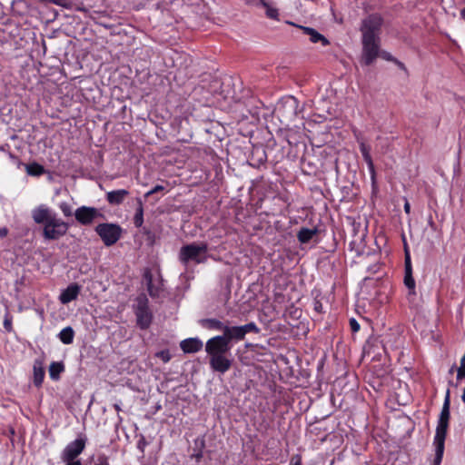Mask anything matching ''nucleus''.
I'll use <instances>...</instances> for the list:
<instances>
[{
  "mask_svg": "<svg viewBox=\"0 0 465 465\" xmlns=\"http://www.w3.org/2000/svg\"><path fill=\"white\" fill-rule=\"evenodd\" d=\"M95 465H110V464L107 461V457L103 456V457H100V459H98V463H96Z\"/></svg>",
  "mask_w": 465,
  "mask_h": 465,
  "instance_id": "79ce46f5",
  "label": "nucleus"
},
{
  "mask_svg": "<svg viewBox=\"0 0 465 465\" xmlns=\"http://www.w3.org/2000/svg\"><path fill=\"white\" fill-rule=\"evenodd\" d=\"M147 446V441L145 440L143 436H141L140 440L137 441V448L143 453L144 452V448Z\"/></svg>",
  "mask_w": 465,
  "mask_h": 465,
  "instance_id": "4c0bfd02",
  "label": "nucleus"
},
{
  "mask_svg": "<svg viewBox=\"0 0 465 465\" xmlns=\"http://www.w3.org/2000/svg\"><path fill=\"white\" fill-rule=\"evenodd\" d=\"M312 310H314L318 314L323 313V305L322 304L321 300L317 297H315L314 302H312Z\"/></svg>",
  "mask_w": 465,
  "mask_h": 465,
  "instance_id": "f704fd0d",
  "label": "nucleus"
},
{
  "mask_svg": "<svg viewBox=\"0 0 465 465\" xmlns=\"http://www.w3.org/2000/svg\"><path fill=\"white\" fill-rule=\"evenodd\" d=\"M31 218L36 224H44L42 236L47 241H57L67 233L68 223L56 217L49 208L45 205L31 211Z\"/></svg>",
  "mask_w": 465,
  "mask_h": 465,
  "instance_id": "f03ea898",
  "label": "nucleus"
},
{
  "mask_svg": "<svg viewBox=\"0 0 465 465\" xmlns=\"http://www.w3.org/2000/svg\"><path fill=\"white\" fill-rule=\"evenodd\" d=\"M135 203H137V209H135L133 222H134L135 228H140L143 224V202L141 198H135Z\"/></svg>",
  "mask_w": 465,
  "mask_h": 465,
  "instance_id": "cd10ccee",
  "label": "nucleus"
},
{
  "mask_svg": "<svg viewBox=\"0 0 465 465\" xmlns=\"http://www.w3.org/2000/svg\"><path fill=\"white\" fill-rule=\"evenodd\" d=\"M64 371V364L62 361H52L49 366V377L52 381H59L60 375Z\"/></svg>",
  "mask_w": 465,
  "mask_h": 465,
  "instance_id": "393cba45",
  "label": "nucleus"
},
{
  "mask_svg": "<svg viewBox=\"0 0 465 465\" xmlns=\"http://www.w3.org/2000/svg\"><path fill=\"white\" fill-rule=\"evenodd\" d=\"M79 293L80 286L76 282H73L67 286L66 289L63 290L61 294H59V302H61L62 304L66 305L76 300Z\"/></svg>",
  "mask_w": 465,
  "mask_h": 465,
  "instance_id": "f3484780",
  "label": "nucleus"
},
{
  "mask_svg": "<svg viewBox=\"0 0 465 465\" xmlns=\"http://www.w3.org/2000/svg\"><path fill=\"white\" fill-rule=\"evenodd\" d=\"M260 4L261 5L263 6V8H265L267 18L279 20L278 9L270 5V4H268L266 0H260Z\"/></svg>",
  "mask_w": 465,
  "mask_h": 465,
  "instance_id": "c85d7f7f",
  "label": "nucleus"
},
{
  "mask_svg": "<svg viewBox=\"0 0 465 465\" xmlns=\"http://www.w3.org/2000/svg\"><path fill=\"white\" fill-rule=\"evenodd\" d=\"M206 242H193L182 246L178 258H180L181 263L185 266L191 262H195V264H201L206 262Z\"/></svg>",
  "mask_w": 465,
  "mask_h": 465,
  "instance_id": "20e7f679",
  "label": "nucleus"
},
{
  "mask_svg": "<svg viewBox=\"0 0 465 465\" xmlns=\"http://www.w3.org/2000/svg\"><path fill=\"white\" fill-rule=\"evenodd\" d=\"M285 105L289 106V108L295 112L296 107H298V101H296L294 97L291 96L286 100Z\"/></svg>",
  "mask_w": 465,
  "mask_h": 465,
  "instance_id": "c9c22d12",
  "label": "nucleus"
},
{
  "mask_svg": "<svg viewBox=\"0 0 465 465\" xmlns=\"http://www.w3.org/2000/svg\"><path fill=\"white\" fill-rule=\"evenodd\" d=\"M87 438L81 434L74 440L67 443L66 447H64L61 453L62 461H73V460H76V458L82 454L84 450Z\"/></svg>",
  "mask_w": 465,
  "mask_h": 465,
  "instance_id": "6e6552de",
  "label": "nucleus"
},
{
  "mask_svg": "<svg viewBox=\"0 0 465 465\" xmlns=\"http://www.w3.org/2000/svg\"><path fill=\"white\" fill-rule=\"evenodd\" d=\"M47 3L54 4L64 9L74 10L80 13H88L89 9L78 0H45Z\"/></svg>",
  "mask_w": 465,
  "mask_h": 465,
  "instance_id": "2eb2a0df",
  "label": "nucleus"
},
{
  "mask_svg": "<svg viewBox=\"0 0 465 465\" xmlns=\"http://www.w3.org/2000/svg\"><path fill=\"white\" fill-rule=\"evenodd\" d=\"M74 217L79 224L87 226L91 225L98 218L104 219V215L94 207L82 205L75 209Z\"/></svg>",
  "mask_w": 465,
  "mask_h": 465,
  "instance_id": "1a4fd4ad",
  "label": "nucleus"
},
{
  "mask_svg": "<svg viewBox=\"0 0 465 465\" xmlns=\"http://www.w3.org/2000/svg\"><path fill=\"white\" fill-rule=\"evenodd\" d=\"M382 57H383V59H385L387 61L391 60V58L390 57V54L388 53H383Z\"/></svg>",
  "mask_w": 465,
  "mask_h": 465,
  "instance_id": "a18cd8bd",
  "label": "nucleus"
},
{
  "mask_svg": "<svg viewBox=\"0 0 465 465\" xmlns=\"http://www.w3.org/2000/svg\"><path fill=\"white\" fill-rule=\"evenodd\" d=\"M267 161L266 152L263 149L256 148L252 153V163L253 167H260Z\"/></svg>",
  "mask_w": 465,
  "mask_h": 465,
  "instance_id": "5701e85b",
  "label": "nucleus"
},
{
  "mask_svg": "<svg viewBox=\"0 0 465 465\" xmlns=\"http://www.w3.org/2000/svg\"><path fill=\"white\" fill-rule=\"evenodd\" d=\"M383 25V17L379 14H371L361 21V44H362V56L361 62L370 66L379 56L381 48V30Z\"/></svg>",
  "mask_w": 465,
  "mask_h": 465,
  "instance_id": "f257e3e1",
  "label": "nucleus"
},
{
  "mask_svg": "<svg viewBox=\"0 0 465 465\" xmlns=\"http://www.w3.org/2000/svg\"><path fill=\"white\" fill-rule=\"evenodd\" d=\"M289 465H302L301 455H293L291 458V464Z\"/></svg>",
  "mask_w": 465,
  "mask_h": 465,
  "instance_id": "58836bf2",
  "label": "nucleus"
},
{
  "mask_svg": "<svg viewBox=\"0 0 465 465\" xmlns=\"http://www.w3.org/2000/svg\"><path fill=\"white\" fill-rule=\"evenodd\" d=\"M98 1L101 2V5L94 4L90 5L86 7L90 10V12L82 14L93 20H95L97 17L107 16L108 12L113 11V9L110 7V4L107 3L108 0H96V2Z\"/></svg>",
  "mask_w": 465,
  "mask_h": 465,
  "instance_id": "ddd939ff",
  "label": "nucleus"
},
{
  "mask_svg": "<svg viewBox=\"0 0 465 465\" xmlns=\"http://www.w3.org/2000/svg\"><path fill=\"white\" fill-rule=\"evenodd\" d=\"M10 9L11 14L16 16H25L28 13V5L25 0H13Z\"/></svg>",
  "mask_w": 465,
  "mask_h": 465,
  "instance_id": "4be33fe9",
  "label": "nucleus"
},
{
  "mask_svg": "<svg viewBox=\"0 0 465 465\" xmlns=\"http://www.w3.org/2000/svg\"><path fill=\"white\" fill-rule=\"evenodd\" d=\"M7 233H8V230L5 227L0 228V238H4V237L7 236Z\"/></svg>",
  "mask_w": 465,
  "mask_h": 465,
  "instance_id": "37998d69",
  "label": "nucleus"
},
{
  "mask_svg": "<svg viewBox=\"0 0 465 465\" xmlns=\"http://www.w3.org/2000/svg\"><path fill=\"white\" fill-rule=\"evenodd\" d=\"M135 302L137 304L134 305V315L137 319V326L141 330H146L153 322V312L148 306V299L145 295L140 294L135 299Z\"/></svg>",
  "mask_w": 465,
  "mask_h": 465,
  "instance_id": "423d86ee",
  "label": "nucleus"
},
{
  "mask_svg": "<svg viewBox=\"0 0 465 465\" xmlns=\"http://www.w3.org/2000/svg\"><path fill=\"white\" fill-rule=\"evenodd\" d=\"M4 328H5V331H6L7 332L14 331V329L12 328V316L10 315L9 312L5 314Z\"/></svg>",
  "mask_w": 465,
  "mask_h": 465,
  "instance_id": "7c9ffc66",
  "label": "nucleus"
},
{
  "mask_svg": "<svg viewBox=\"0 0 465 465\" xmlns=\"http://www.w3.org/2000/svg\"><path fill=\"white\" fill-rule=\"evenodd\" d=\"M286 24L299 28L300 30L302 31L303 34L309 35V39H311L312 44L320 43L321 45H322V46H328L330 45V42L326 38V36H324L323 35H322L321 33H319L318 31L312 29L311 27H306L303 25H296L292 22H286Z\"/></svg>",
  "mask_w": 465,
  "mask_h": 465,
  "instance_id": "4468645a",
  "label": "nucleus"
},
{
  "mask_svg": "<svg viewBox=\"0 0 465 465\" xmlns=\"http://www.w3.org/2000/svg\"><path fill=\"white\" fill-rule=\"evenodd\" d=\"M130 193L125 189L121 190H113L111 192H107L106 193V201L112 206L121 205Z\"/></svg>",
  "mask_w": 465,
  "mask_h": 465,
  "instance_id": "6ab92c4d",
  "label": "nucleus"
},
{
  "mask_svg": "<svg viewBox=\"0 0 465 465\" xmlns=\"http://www.w3.org/2000/svg\"><path fill=\"white\" fill-rule=\"evenodd\" d=\"M163 191H164V186L162 184H157V185L153 186L151 190L146 192V193H144V198L147 199L149 196H151L154 193H162Z\"/></svg>",
  "mask_w": 465,
  "mask_h": 465,
  "instance_id": "72a5a7b5",
  "label": "nucleus"
},
{
  "mask_svg": "<svg viewBox=\"0 0 465 465\" xmlns=\"http://www.w3.org/2000/svg\"><path fill=\"white\" fill-rule=\"evenodd\" d=\"M33 382L35 387L42 386L43 381L45 380V369L42 367V362L35 361L33 366Z\"/></svg>",
  "mask_w": 465,
  "mask_h": 465,
  "instance_id": "b1692460",
  "label": "nucleus"
},
{
  "mask_svg": "<svg viewBox=\"0 0 465 465\" xmlns=\"http://www.w3.org/2000/svg\"><path fill=\"white\" fill-rule=\"evenodd\" d=\"M155 357L161 359V361L163 362H168L171 359V354L168 350H162L155 353Z\"/></svg>",
  "mask_w": 465,
  "mask_h": 465,
  "instance_id": "2f4dec72",
  "label": "nucleus"
},
{
  "mask_svg": "<svg viewBox=\"0 0 465 465\" xmlns=\"http://www.w3.org/2000/svg\"><path fill=\"white\" fill-rule=\"evenodd\" d=\"M349 326H351V331H353V333L358 332L359 329L361 328L357 320H355L354 318H351V320H349Z\"/></svg>",
  "mask_w": 465,
  "mask_h": 465,
  "instance_id": "e433bc0d",
  "label": "nucleus"
},
{
  "mask_svg": "<svg viewBox=\"0 0 465 465\" xmlns=\"http://www.w3.org/2000/svg\"><path fill=\"white\" fill-rule=\"evenodd\" d=\"M465 379V368H459L457 370V380L461 381Z\"/></svg>",
  "mask_w": 465,
  "mask_h": 465,
  "instance_id": "a19ab883",
  "label": "nucleus"
},
{
  "mask_svg": "<svg viewBox=\"0 0 465 465\" xmlns=\"http://www.w3.org/2000/svg\"><path fill=\"white\" fill-rule=\"evenodd\" d=\"M74 465H83L79 460H75Z\"/></svg>",
  "mask_w": 465,
  "mask_h": 465,
  "instance_id": "09e8293b",
  "label": "nucleus"
},
{
  "mask_svg": "<svg viewBox=\"0 0 465 465\" xmlns=\"http://www.w3.org/2000/svg\"><path fill=\"white\" fill-rule=\"evenodd\" d=\"M95 233L100 236L104 246L110 247L121 239L122 228L119 224L102 223L96 225Z\"/></svg>",
  "mask_w": 465,
  "mask_h": 465,
  "instance_id": "0eeeda50",
  "label": "nucleus"
},
{
  "mask_svg": "<svg viewBox=\"0 0 465 465\" xmlns=\"http://www.w3.org/2000/svg\"><path fill=\"white\" fill-rule=\"evenodd\" d=\"M403 284L408 288L409 295H415V281L412 277L411 258H410L409 250L405 246V275H403Z\"/></svg>",
  "mask_w": 465,
  "mask_h": 465,
  "instance_id": "9b49d317",
  "label": "nucleus"
},
{
  "mask_svg": "<svg viewBox=\"0 0 465 465\" xmlns=\"http://www.w3.org/2000/svg\"><path fill=\"white\" fill-rule=\"evenodd\" d=\"M143 280L144 282H146V289L147 292H149L150 297L153 299L158 298L159 295H161L162 292L161 282L156 284L153 283V273L149 269H146V271H144Z\"/></svg>",
  "mask_w": 465,
  "mask_h": 465,
  "instance_id": "dca6fc26",
  "label": "nucleus"
},
{
  "mask_svg": "<svg viewBox=\"0 0 465 465\" xmlns=\"http://www.w3.org/2000/svg\"><path fill=\"white\" fill-rule=\"evenodd\" d=\"M64 463H66V465H74V463L75 462V460H73V461H64Z\"/></svg>",
  "mask_w": 465,
  "mask_h": 465,
  "instance_id": "de8ad7c7",
  "label": "nucleus"
},
{
  "mask_svg": "<svg viewBox=\"0 0 465 465\" xmlns=\"http://www.w3.org/2000/svg\"><path fill=\"white\" fill-rule=\"evenodd\" d=\"M114 410H115V411L120 412L121 411V407H119L118 404H114Z\"/></svg>",
  "mask_w": 465,
  "mask_h": 465,
  "instance_id": "49530a36",
  "label": "nucleus"
},
{
  "mask_svg": "<svg viewBox=\"0 0 465 465\" xmlns=\"http://www.w3.org/2000/svg\"><path fill=\"white\" fill-rule=\"evenodd\" d=\"M223 332V335H217L213 338L227 341L230 342L241 341H243L244 337L249 333L259 334L261 332V329L258 327V325L255 324L254 322H251L245 325L226 327Z\"/></svg>",
  "mask_w": 465,
  "mask_h": 465,
  "instance_id": "39448f33",
  "label": "nucleus"
},
{
  "mask_svg": "<svg viewBox=\"0 0 465 465\" xmlns=\"http://www.w3.org/2000/svg\"><path fill=\"white\" fill-rule=\"evenodd\" d=\"M209 365L215 372L226 373L231 368V360L226 355H210Z\"/></svg>",
  "mask_w": 465,
  "mask_h": 465,
  "instance_id": "f8f14e48",
  "label": "nucleus"
},
{
  "mask_svg": "<svg viewBox=\"0 0 465 465\" xmlns=\"http://www.w3.org/2000/svg\"><path fill=\"white\" fill-rule=\"evenodd\" d=\"M200 325L203 329L207 330H214V331H223L225 328H229L230 326L224 325L221 321L214 318H206L200 320Z\"/></svg>",
  "mask_w": 465,
  "mask_h": 465,
  "instance_id": "aec40b11",
  "label": "nucleus"
},
{
  "mask_svg": "<svg viewBox=\"0 0 465 465\" xmlns=\"http://www.w3.org/2000/svg\"><path fill=\"white\" fill-rule=\"evenodd\" d=\"M360 152H361V154H362V155L370 154V148L365 143H361L360 144Z\"/></svg>",
  "mask_w": 465,
  "mask_h": 465,
  "instance_id": "ea45409f",
  "label": "nucleus"
},
{
  "mask_svg": "<svg viewBox=\"0 0 465 465\" xmlns=\"http://www.w3.org/2000/svg\"><path fill=\"white\" fill-rule=\"evenodd\" d=\"M403 211H405L406 214L410 213V203L406 199H405V204H403Z\"/></svg>",
  "mask_w": 465,
  "mask_h": 465,
  "instance_id": "c03bdc74",
  "label": "nucleus"
},
{
  "mask_svg": "<svg viewBox=\"0 0 465 465\" xmlns=\"http://www.w3.org/2000/svg\"><path fill=\"white\" fill-rule=\"evenodd\" d=\"M363 161H365L366 165H368L369 172H371V175H374V163H372L371 154H362Z\"/></svg>",
  "mask_w": 465,
  "mask_h": 465,
  "instance_id": "473e14b6",
  "label": "nucleus"
},
{
  "mask_svg": "<svg viewBox=\"0 0 465 465\" xmlns=\"http://www.w3.org/2000/svg\"><path fill=\"white\" fill-rule=\"evenodd\" d=\"M317 234L318 229H308L306 227H302L297 232V240L301 244H306L309 243Z\"/></svg>",
  "mask_w": 465,
  "mask_h": 465,
  "instance_id": "412c9836",
  "label": "nucleus"
},
{
  "mask_svg": "<svg viewBox=\"0 0 465 465\" xmlns=\"http://www.w3.org/2000/svg\"><path fill=\"white\" fill-rule=\"evenodd\" d=\"M450 422V395L446 393L439 420H437L436 434H434V459L431 465H440L443 458L444 440H446L447 430Z\"/></svg>",
  "mask_w": 465,
  "mask_h": 465,
  "instance_id": "7ed1b4c3",
  "label": "nucleus"
},
{
  "mask_svg": "<svg viewBox=\"0 0 465 465\" xmlns=\"http://www.w3.org/2000/svg\"><path fill=\"white\" fill-rule=\"evenodd\" d=\"M75 333L74 332V329L71 326H67L64 329H62L61 331L58 333L59 341H62L64 345H70L74 341V335Z\"/></svg>",
  "mask_w": 465,
  "mask_h": 465,
  "instance_id": "a878e982",
  "label": "nucleus"
},
{
  "mask_svg": "<svg viewBox=\"0 0 465 465\" xmlns=\"http://www.w3.org/2000/svg\"><path fill=\"white\" fill-rule=\"evenodd\" d=\"M180 347L185 353H197L203 348V342L198 338H189L182 341Z\"/></svg>",
  "mask_w": 465,
  "mask_h": 465,
  "instance_id": "a211bd4d",
  "label": "nucleus"
},
{
  "mask_svg": "<svg viewBox=\"0 0 465 465\" xmlns=\"http://www.w3.org/2000/svg\"><path fill=\"white\" fill-rule=\"evenodd\" d=\"M231 350L230 341L214 337L207 340L205 351L207 355H226Z\"/></svg>",
  "mask_w": 465,
  "mask_h": 465,
  "instance_id": "9d476101",
  "label": "nucleus"
},
{
  "mask_svg": "<svg viewBox=\"0 0 465 465\" xmlns=\"http://www.w3.org/2000/svg\"><path fill=\"white\" fill-rule=\"evenodd\" d=\"M27 175L33 177H40L45 174V167L37 163H30L26 164Z\"/></svg>",
  "mask_w": 465,
  "mask_h": 465,
  "instance_id": "bb28decb",
  "label": "nucleus"
},
{
  "mask_svg": "<svg viewBox=\"0 0 465 465\" xmlns=\"http://www.w3.org/2000/svg\"><path fill=\"white\" fill-rule=\"evenodd\" d=\"M59 210H61L62 213H64V217H71L74 213L71 205L67 203H59Z\"/></svg>",
  "mask_w": 465,
  "mask_h": 465,
  "instance_id": "c756f323",
  "label": "nucleus"
}]
</instances>
